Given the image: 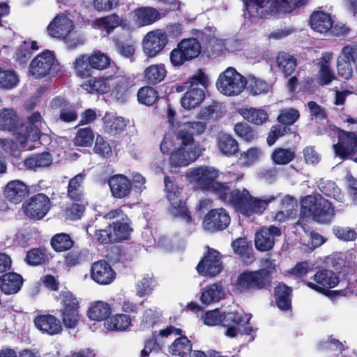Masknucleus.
Masks as SVG:
<instances>
[{"label": "nucleus", "instance_id": "obj_1", "mask_svg": "<svg viewBox=\"0 0 357 357\" xmlns=\"http://www.w3.org/2000/svg\"><path fill=\"white\" fill-rule=\"evenodd\" d=\"M225 188L218 194L220 199L231 205L238 213L245 216L261 214L266 209L268 205L276 199L273 195L265 196L261 198L253 197L244 188L231 191L226 183H225Z\"/></svg>", "mask_w": 357, "mask_h": 357}, {"label": "nucleus", "instance_id": "obj_2", "mask_svg": "<svg viewBox=\"0 0 357 357\" xmlns=\"http://www.w3.org/2000/svg\"><path fill=\"white\" fill-rule=\"evenodd\" d=\"M250 317V314H246L243 312L222 314L216 309L205 314L204 323L210 326L221 324L227 328L225 335L234 337L238 331L248 335L251 334L253 329L249 323Z\"/></svg>", "mask_w": 357, "mask_h": 357}, {"label": "nucleus", "instance_id": "obj_3", "mask_svg": "<svg viewBox=\"0 0 357 357\" xmlns=\"http://www.w3.org/2000/svg\"><path fill=\"white\" fill-rule=\"evenodd\" d=\"M245 15L259 18L280 17L304 3L303 0H244Z\"/></svg>", "mask_w": 357, "mask_h": 357}, {"label": "nucleus", "instance_id": "obj_4", "mask_svg": "<svg viewBox=\"0 0 357 357\" xmlns=\"http://www.w3.org/2000/svg\"><path fill=\"white\" fill-rule=\"evenodd\" d=\"M274 261L266 259L263 261V268L255 271H245L237 279V287L240 291L260 289L270 283L271 275L275 271Z\"/></svg>", "mask_w": 357, "mask_h": 357}, {"label": "nucleus", "instance_id": "obj_5", "mask_svg": "<svg viewBox=\"0 0 357 357\" xmlns=\"http://www.w3.org/2000/svg\"><path fill=\"white\" fill-rule=\"evenodd\" d=\"M46 127V123L39 112L31 113L24 124L20 125V131L16 134V140L20 148L32 150L34 148L33 142L40 139Z\"/></svg>", "mask_w": 357, "mask_h": 357}, {"label": "nucleus", "instance_id": "obj_6", "mask_svg": "<svg viewBox=\"0 0 357 357\" xmlns=\"http://www.w3.org/2000/svg\"><path fill=\"white\" fill-rule=\"evenodd\" d=\"M301 213L321 223L329 222L335 215L331 204L320 195H309L301 200Z\"/></svg>", "mask_w": 357, "mask_h": 357}, {"label": "nucleus", "instance_id": "obj_7", "mask_svg": "<svg viewBox=\"0 0 357 357\" xmlns=\"http://www.w3.org/2000/svg\"><path fill=\"white\" fill-rule=\"evenodd\" d=\"M177 149L171 153L169 158L168 171L170 173H178L181 168L190 165L204 151L200 144L185 145L181 140H177Z\"/></svg>", "mask_w": 357, "mask_h": 357}, {"label": "nucleus", "instance_id": "obj_8", "mask_svg": "<svg viewBox=\"0 0 357 357\" xmlns=\"http://www.w3.org/2000/svg\"><path fill=\"white\" fill-rule=\"evenodd\" d=\"M185 175L189 182L201 188L212 190L218 194L225 189V183L216 181L219 172L213 167L204 165L191 168L186 172Z\"/></svg>", "mask_w": 357, "mask_h": 357}, {"label": "nucleus", "instance_id": "obj_9", "mask_svg": "<svg viewBox=\"0 0 357 357\" xmlns=\"http://www.w3.org/2000/svg\"><path fill=\"white\" fill-rule=\"evenodd\" d=\"M246 84V78L232 67H228L221 73L216 82L218 90L227 96H238L244 91Z\"/></svg>", "mask_w": 357, "mask_h": 357}, {"label": "nucleus", "instance_id": "obj_10", "mask_svg": "<svg viewBox=\"0 0 357 357\" xmlns=\"http://www.w3.org/2000/svg\"><path fill=\"white\" fill-rule=\"evenodd\" d=\"M208 84V77L199 70L190 80V89L181 98V103L185 109H192L199 106L204 99V89Z\"/></svg>", "mask_w": 357, "mask_h": 357}, {"label": "nucleus", "instance_id": "obj_11", "mask_svg": "<svg viewBox=\"0 0 357 357\" xmlns=\"http://www.w3.org/2000/svg\"><path fill=\"white\" fill-rule=\"evenodd\" d=\"M165 192L166 197L169 202L168 211L176 218H178L186 222H191V216L185 206V203L180 199V190L174 182L168 176L165 179Z\"/></svg>", "mask_w": 357, "mask_h": 357}, {"label": "nucleus", "instance_id": "obj_12", "mask_svg": "<svg viewBox=\"0 0 357 357\" xmlns=\"http://www.w3.org/2000/svg\"><path fill=\"white\" fill-rule=\"evenodd\" d=\"M29 74L36 79L54 76L57 72V61L52 52L45 50L37 55L29 66Z\"/></svg>", "mask_w": 357, "mask_h": 357}, {"label": "nucleus", "instance_id": "obj_13", "mask_svg": "<svg viewBox=\"0 0 357 357\" xmlns=\"http://www.w3.org/2000/svg\"><path fill=\"white\" fill-rule=\"evenodd\" d=\"M201 52V45L195 38L181 40L169 54L170 63L174 67L181 66L186 61L197 58Z\"/></svg>", "mask_w": 357, "mask_h": 357}, {"label": "nucleus", "instance_id": "obj_14", "mask_svg": "<svg viewBox=\"0 0 357 357\" xmlns=\"http://www.w3.org/2000/svg\"><path fill=\"white\" fill-rule=\"evenodd\" d=\"M168 43L167 35L162 29L149 31L143 38L142 46L144 54L154 58L164 50Z\"/></svg>", "mask_w": 357, "mask_h": 357}, {"label": "nucleus", "instance_id": "obj_15", "mask_svg": "<svg viewBox=\"0 0 357 357\" xmlns=\"http://www.w3.org/2000/svg\"><path fill=\"white\" fill-rule=\"evenodd\" d=\"M338 283V278L334 272L330 270L317 271L312 278L305 282L309 288L327 296L335 293V291H329L328 289L334 288Z\"/></svg>", "mask_w": 357, "mask_h": 357}, {"label": "nucleus", "instance_id": "obj_16", "mask_svg": "<svg viewBox=\"0 0 357 357\" xmlns=\"http://www.w3.org/2000/svg\"><path fill=\"white\" fill-rule=\"evenodd\" d=\"M105 218L109 220L117 218L112 225H109L114 242L128 238L132 229L129 225V219L121 209L112 210L107 213Z\"/></svg>", "mask_w": 357, "mask_h": 357}, {"label": "nucleus", "instance_id": "obj_17", "mask_svg": "<svg viewBox=\"0 0 357 357\" xmlns=\"http://www.w3.org/2000/svg\"><path fill=\"white\" fill-rule=\"evenodd\" d=\"M50 208V199L41 193L31 197L22 204V210L26 215L34 220L43 218Z\"/></svg>", "mask_w": 357, "mask_h": 357}, {"label": "nucleus", "instance_id": "obj_18", "mask_svg": "<svg viewBox=\"0 0 357 357\" xmlns=\"http://www.w3.org/2000/svg\"><path fill=\"white\" fill-rule=\"evenodd\" d=\"M339 138L338 142L333 144V149L336 155L341 158L357 151V135L354 132H347L343 130H336Z\"/></svg>", "mask_w": 357, "mask_h": 357}, {"label": "nucleus", "instance_id": "obj_19", "mask_svg": "<svg viewBox=\"0 0 357 357\" xmlns=\"http://www.w3.org/2000/svg\"><path fill=\"white\" fill-rule=\"evenodd\" d=\"M230 223V217L223 208L210 211L204 217L203 227L208 231H215L225 229Z\"/></svg>", "mask_w": 357, "mask_h": 357}, {"label": "nucleus", "instance_id": "obj_20", "mask_svg": "<svg viewBox=\"0 0 357 357\" xmlns=\"http://www.w3.org/2000/svg\"><path fill=\"white\" fill-rule=\"evenodd\" d=\"M75 29L73 21L64 14L57 15L47 26L48 34L55 38L63 39Z\"/></svg>", "mask_w": 357, "mask_h": 357}, {"label": "nucleus", "instance_id": "obj_21", "mask_svg": "<svg viewBox=\"0 0 357 357\" xmlns=\"http://www.w3.org/2000/svg\"><path fill=\"white\" fill-rule=\"evenodd\" d=\"M280 235V229L275 226L262 227L255 234V245L256 249L261 252L271 250L275 244V238Z\"/></svg>", "mask_w": 357, "mask_h": 357}, {"label": "nucleus", "instance_id": "obj_22", "mask_svg": "<svg viewBox=\"0 0 357 357\" xmlns=\"http://www.w3.org/2000/svg\"><path fill=\"white\" fill-rule=\"evenodd\" d=\"M92 280L100 285L111 284L116 278V273L109 263L104 260L94 262L91 267Z\"/></svg>", "mask_w": 357, "mask_h": 357}, {"label": "nucleus", "instance_id": "obj_23", "mask_svg": "<svg viewBox=\"0 0 357 357\" xmlns=\"http://www.w3.org/2000/svg\"><path fill=\"white\" fill-rule=\"evenodd\" d=\"M220 256L215 250H209L197 266L198 273L203 275L215 276L222 271Z\"/></svg>", "mask_w": 357, "mask_h": 357}, {"label": "nucleus", "instance_id": "obj_24", "mask_svg": "<svg viewBox=\"0 0 357 357\" xmlns=\"http://www.w3.org/2000/svg\"><path fill=\"white\" fill-rule=\"evenodd\" d=\"M356 48L345 46L342 48L337 60V69L339 75L345 79L352 77L353 68L351 62L354 61Z\"/></svg>", "mask_w": 357, "mask_h": 357}, {"label": "nucleus", "instance_id": "obj_25", "mask_svg": "<svg viewBox=\"0 0 357 357\" xmlns=\"http://www.w3.org/2000/svg\"><path fill=\"white\" fill-rule=\"evenodd\" d=\"M163 15L156 8L151 6H142L133 11L132 20L139 26L151 25L160 20Z\"/></svg>", "mask_w": 357, "mask_h": 357}, {"label": "nucleus", "instance_id": "obj_26", "mask_svg": "<svg viewBox=\"0 0 357 357\" xmlns=\"http://www.w3.org/2000/svg\"><path fill=\"white\" fill-rule=\"evenodd\" d=\"M206 130V124L203 122H186L180 126L176 135V140H181L182 143L188 144H199L195 143L193 135H201Z\"/></svg>", "mask_w": 357, "mask_h": 357}, {"label": "nucleus", "instance_id": "obj_27", "mask_svg": "<svg viewBox=\"0 0 357 357\" xmlns=\"http://www.w3.org/2000/svg\"><path fill=\"white\" fill-rule=\"evenodd\" d=\"M5 199L14 204H20L29 193L26 185L20 180L8 182L3 188Z\"/></svg>", "mask_w": 357, "mask_h": 357}, {"label": "nucleus", "instance_id": "obj_28", "mask_svg": "<svg viewBox=\"0 0 357 357\" xmlns=\"http://www.w3.org/2000/svg\"><path fill=\"white\" fill-rule=\"evenodd\" d=\"M112 196L117 199L128 197L131 192L132 185L130 179L123 174H116L108 180Z\"/></svg>", "mask_w": 357, "mask_h": 357}, {"label": "nucleus", "instance_id": "obj_29", "mask_svg": "<svg viewBox=\"0 0 357 357\" xmlns=\"http://www.w3.org/2000/svg\"><path fill=\"white\" fill-rule=\"evenodd\" d=\"M123 23L122 17L116 13H112L95 19L92 22L91 26L94 29L100 31L104 36H107L112 33L116 28L121 26Z\"/></svg>", "mask_w": 357, "mask_h": 357}, {"label": "nucleus", "instance_id": "obj_30", "mask_svg": "<svg viewBox=\"0 0 357 357\" xmlns=\"http://www.w3.org/2000/svg\"><path fill=\"white\" fill-rule=\"evenodd\" d=\"M34 323L37 328L49 335L59 334L62 331L60 321L51 314L38 316L36 317Z\"/></svg>", "mask_w": 357, "mask_h": 357}, {"label": "nucleus", "instance_id": "obj_31", "mask_svg": "<svg viewBox=\"0 0 357 357\" xmlns=\"http://www.w3.org/2000/svg\"><path fill=\"white\" fill-rule=\"evenodd\" d=\"M333 20L330 14L323 11L314 12L310 18L311 28L318 33H326L331 30Z\"/></svg>", "mask_w": 357, "mask_h": 357}, {"label": "nucleus", "instance_id": "obj_32", "mask_svg": "<svg viewBox=\"0 0 357 357\" xmlns=\"http://www.w3.org/2000/svg\"><path fill=\"white\" fill-rule=\"evenodd\" d=\"M20 117L13 109L4 108L0 111V130L15 131V135L20 131Z\"/></svg>", "mask_w": 357, "mask_h": 357}, {"label": "nucleus", "instance_id": "obj_33", "mask_svg": "<svg viewBox=\"0 0 357 357\" xmlns=\"http://www.w3.org/2000/svg\"><path fill=\"white\" fill-rule=\"evenodd\" d=\"M21 275L15 273H8L0 278V288L6 294H16L22 286Z\"/></svg>", "mask_w": 357, "mask_h": 357}, {"label": "nucleus", "instance_id": "obj_34", "mask_svg": "<svg viewBox=\"0 0 357 357\" xmlns=\"http://www.w3.org/2000/svg\"><path fill=\"white\" fill-rule=\"evenodd\" d=\"M132 319L126 314H116L109 317L104 321V326L111 331H126L132 325Z\"/></svg>", "mask_w": 357, "mask_h": 357}, {"label": "nucleus", "instance_id": "obj_35", "mask_svg": "<svg viewBox=\"0 0 357 357\" xmlns=\"http://www.w3.org/2000/svg\"><path fill=\"white\" fill-rule=\"evenodd\" d=\"M238 113L245 120L255 125H262L268 120L267 112L261 108L242 107L238 109Z\"/></svg>", "mask_w": 357, "mask_h": 357}, {"label": "nucleus", "instance_id": "obj_36", "mask_svg": "<svg viewBox=\"0 0 357 357\" xmlns=\"http://www.w3.org/2000/svg\"><path fill=\"white\" fill-rule=\"evenodd\" d=\"M112 81V77L93 78L84 82L82 87L89 93H106L111 89Z\"/></svg>", "mask_w": 357, "mask_h": 357}, {"label": "nucleus", "instance_id": "obj_37", "mask_svg": "<svg viewBox=\"0 0 357 357\" xmlns=\"http://www.w3.org/2000/svg\"><path fill=\"white\" fill-rule=\"evenodd\" d=\"M231 247L234 252L239 256L245 264H250L253 261V250L250 242L245 238H238L234 241Z\"/></svg>", "mask_w": 357, "mask_h": 357}, {"label": "nucleus", "instance_id": "obj_38", "mask_svg": "<svg viewBox=\"0 0 357 357\" xmlns=\"http://www.w3.org/2000/svg\"><path fill=\"white\" fill-rule=\"evenodd\" d=\"M160 319V312L156 308L146 309L135 326L136 331H147L151 330Z\"/></svg>", "mask_w": 357, "mask_h": 357}, {"label": "nucleus", "instance_id": "obj_39", "mask_svg": "<svg viewBox=\"0 0 357 357\" xmlns=\"http://www.w3.org/2000/svg\"><path fill=\"white\" fill-rule=\"evenodd\" d=\"M110 313L111 308L109 304L100 301L92 303L87 311L89 318L97 321H105Z\"/></svg>", "mask_w": 357, "mask_h": 357}, {"label": "nucleus", "instance_id": "obj_40", "mask_svg": "<svg viewBox=\"0 0 357 357\" xmlns=\"http://www.w3.org/2000/svg\"><path fill=\"white\" fill-rule=\"evenodd\" d=\"M144 73L148 83L155 84L164 80L167 72L165 64L156 63L148 66Z\"/></svg>", "mask_w": 357, "mask_h": 357}, {"label": "nucleus", "instance_id": "obj_41", "mask_svg": "<svg viewBox=\"0 0 357 357\" xmlns=\"http://www.w3.org/2000/svg\"><path fill=\"white\" fill-rule=\"evenodd\" d=\"M225 292L222 287L218 284L208 285L201 292L200 300L202 303L208 305L217 302L224 298Z\"/></svg>", "mask_w": 357, "mask_h": 357}, {"label": "nucleus", "instance_id": "obj_42", "mask_svg": "<svg viewBox=\"0 0 357 357\" xmlns=\"http://www.w3.org/2000/svg\"><path fill=\"white\" fill-rule=\"evenodd\" d=\"M217 146L221 153L227 156L234 155L238 150V142L228 134L220 135L217 141Z\"/></svg>", "mask_w": 357, "mask_h": 357}, {"label": "nucleus", "instance_id": "obj_43", "mask_svg": "<svg viewBox=\"0 0 357 357\" xmlns=\"http://www.w3.org/2000/svg\"><path fill=\"white\" fill-rule=\"evenodd\" d=\"M264 151L259 147H250L241 151L238 156V162L243 167H250L257 162L264 155Z\"/></svg>", "mask_w": 357, "mask_h": 357}, {"label": "nucleus", "instance_id": "obj_44", "mask_svg": "<svg viewBox=\"0 0 357 357\" xmlns=\"http://www.w3.org/2000/svg\"><path fill=\"white\" fill-rule=\"evenodd\" d=\"M291 289L285 284H278L275 289V298L278 307L287 311L291 307Z\"/></svg>", "mask_w": 357, "mask_h": 357}, {"label": "nucleus", "instance_id": "obj_45", "mask_svg": "<svg viewBox=\"0 0 357 357\" xmlns=\"http://www.w3.org/2000/svg\"><path fill=\"white\" fill-rule=\"evenodd\" d=\"M104 120L105 130L112 135H117L124 130L126 121L120 116H105Z\"/></svg>", "mask_w": 357, "mask_h": 357}, {"label": "nucleus", "instance_id": "obj_46", "mask_svg": "<svg viewBox=\"0 0 357 357\" xmlns=\"http://www.w3.org/2000/svg\"><path fill=\"white\" fill-rule=\"evenodd\" d=\"M52 158L47 152L31 156L24 161V165L30 169L36 170L38 168L47 167L52 165Z\"/></svg>", "mask_w": 357, "mask_h": 357}, {"label": "nucleus", "instance_id": "obj_47", "mask_svg": "<svg viewBox=\"0 0 357 357\" xmlns=\"http://www.w3.org/2000/svg\"><path fill=\"white\" fill-rule=\"evenodd\" d=\"M192 347L189 340L183 336L174 340L169 347V351L173 356L187 357Z\"/></svg>", "mask_w": 357, "mask_h": 357}, {"label": "nucleus", "instance_id": "obj_48", "mask_svg": "<svg viewBox=\"0 0 357 357\" xmlns=\"http://www.w3.org/2000/svg\"><path fill=\"white\" fill-rule=\"evenodd\" d=\"M277 64L281 71L286 75H290L296 68V61L293 56L281 52L277 56Z\"/></svg>", "mask_w": 357, "mask_h": 357}, {"label": "nucleus", "instance_id": "obj_49", "mask_svg": "<svg viewBox=\"0 0 357 357\" xmlns=\"http://www.w3.org/2000/svg\"><path fill=\"white\" fill-rule=\"evenodd\" d=\"M89 54L79 56L74 62V68L79 77H89L92 73L93 67Z\"/></svg>", "mask_w": 357, "mask_h": 357}, {"label": "nucleus", "instance_id": "obj_50", "mask_svg": "<svg viewBox=\"0 0 357 357\" xmlns=\"http://www.w3.org/2000/svg\"><path fill=\"white\" fill-rule=\"evenodd\" d=\"M61 318L64 326L68 329H74L82 320L79 310H65L61 312Z\"/></svg>", "mask_w": 357, "mask_h": 357}, {"label": "nucleus", "instance_id": "obj_51", "mask_svg": "<svg viewBox=\"0 0 357 357\" xmlns=\"http://www.w3.org/2000/svg\"><path fill=\"white\" fill-rule=\"evenodd\" d=\"M89 56L93 69L102 70L107 68L111 63V58L106 53L99 50L93 52Z\"/></svg>", "mask_w": 357, "mask_h": 357}, {"label": "nucleus", "instance_id": "obj_52", "mask_svg": "<svg viewBox=\"0 0 357 357\" xmlns=\"http://www.w3.org/2000/svg\"><path fill=\"white\" fill-rule=\"evenodd\" d=\"M295 158V152L291 149L277 148L271 154V160L276 165H287Z\"/></svg>", "mask_w": 357, "mask_h": 357}, {"label": "nucleus", "instance_id": "obj_53", "mask_svg": "<svg viewBox=\"0 0 357 357\" xmlns=\"http://www.w3.org/2000/svg\"><path fill=\"white\" fill-rule=\"evenodd\" d=\"M85 178L84 173L78 174L69 181L68 193L70 198L79 200L82 197V183Z\"/></svg>", "mask_w": 357, "mask_h": 357}, {"label": "nucleus", "instance_id": "obj_54", "mask_svg": "<svg viewBox=\"0 0 357 357\" xmlns=\"http://www.w3.org/2000/svg\"><path fill=\"white\" fill-rule=\"evenodd\" d=\"M52 248L56 252H63L70 249L73 245V241L69 235L61 233L54 235L51 241Z\"/></svg>", "mask_w": 357, "mask_h": 357}, {"label": "nucleus", "instance_id": "obj_55", "mask_svg": "<svg viewBox=\"0 0 357 357\" xmlns=\"http://www.w3.org/2000/svg\"><path fill=\"white\" fill-rule=\"evenodd\" d=\"M248 89L253 96L266 94L271 91L270 84L257 77H250L248 81Z\"/></svg>", "mask_w": 357, "mask_h": 357}, {"label": "nucleus", "instance_id": "obj_56", "mask_svg": "<svg viewBox=\"0 0 357 357\" xmlns=\"http://www.w3.org/2000/svg\"><path fill=\"white\" fill-rule=\"evenodd\" d=\"M59 301L61 305L60 312L79 309V303L77 298L70 291H61L59 294Z\"/></svg>", "mask_w": 357, "mask_h": 357}, {"label": "nucleus", "instance_id": "obj_57", "mask_svg": "<svg viewBox=\"0 0 357 357\" xmlns=\"http://www.w3.org/2000/svg\"><path fill=\"white\" fill-rule=\"evenodd\" d=\"M155 287V281L152 276L145 275L136 284V294L139 297L150 295Z\"/></svg>", "mask_w": 357, "mask_h": 357}, {"label": "nucleus", "instance_id": "obj_58", "mask_svg": "<svg viewBox=\"0 0 357 357\" xmlns=\"http://www.w3.org/2000/svg\"><path fill=\"white\" fill-rule=\"evenodd\" d=\"M158 98V92L151 86H144L137 93L138 101L148 106L153 105Z\"/></svg>", "mask_w": 357, "mask_h": 357}, {"label": "nucleus", "instance_id": "obj_59", "mask_svg": "<svg viewBox=\"0 0 357 357\" xmlns=\"http://www.w3.org/2000/svg\"><path fill=\"white\" fill-rule=\"evenodd\" d=\"M19 82L17 75L13 70H2L0 68V88L10 89Z\"/></svg>", "mask_w": 357, "mask_h": 357}, {"label": "nucleus", "instance_id": "obj_60", "mask_svg": "<svg viewBox=\"0 0 357 357\" xmlns=\"http://www.w3.org/2000/svg\"><path fill=\"white\" fill-rule=\"evenodd\" d=\"M94 139V135L89 128L79 129L75 137L74 143L76 146H91Z\"/></svg>", "mask_w": 357, "mask_h": 357}, {"label": "nucleus", "instance_id": "obj_61", "mask_svg": "<svg viewBox=\"0 0 357 357\" xmlns=\"http://www.w3.org/2000/svg\"><path fill=\"white\" fill-rule=\"evenodd\" d=\"M333 232L336 238L344 241H352L357 237L356 230L349 227L335 226Z\"/></svg>", "mask_w": 357, "mask_h": 357}, {"label": "nucleus", "instance_id": "obj_62", "mask_svg": "<svg viewBox=\"0 0 357 357\" xmlns=\"http://www.w3.org/2000/svg\"><path fill=\"white\" fill-rule=\"evenodd\" d=\"M47 258V256L44 250L34 248L27 252L26 261L29 265L37 266L44 263Z\"/></svg>", "mask_w": 357, "mask_h": 357}, {"label": "nucleus", "instance_id": "obj_63", "mask_svg": "<svg viewBox=\"0 0 357 357\" xmlns=\"http://www.w3.org/2000/svg\"><path fill=\"white\" fill-rule=\"evenodd\" d=\"M84 211L85 207L84 205L75 203L66 207L63 215L66 219L76 220L81 218Z\"/></svg>", "mask_w": 357, "mask_h": 357}, {"label": "nucleus", "instance_id": "obj_64", "mask_svg": "<svg viewBox=\"0 0 357 357\" xmlns=\"http://www.w3.org/2000/svg\"><path fill=\"white\" fill-rule=\"evenodd\" d=\"M320 190L327 197H333L338 202L343 201V195L340 192V190L332 181H327L323 185L319 187Z\"/></svg>", "mask_w": 357, "mask_h": 357}]
</instances>
